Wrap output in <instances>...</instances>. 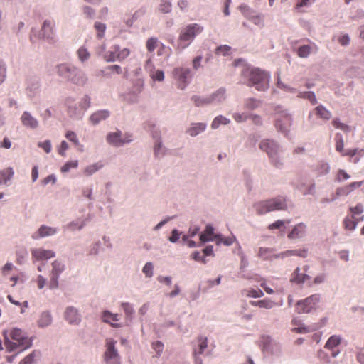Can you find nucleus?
<instances>
[{"mask_svg": "<svg viewBox=\"0 0 364 364\" xmlns=\"http://www.w3.org/2000/svg\"><path fill=\"white\" fill-rule=\"evenodd\" d=\"M55 71L61 79L77 86L84 87L88 82L87 74L71 63H59L55 65Z\"/></svg>", "mask_w": 364, "mask_h": 364, "instance_id": "nucleus-1", "label": "nucleus"}, {"mask_svg": "<svg viewBox=\"0 0 364 364\" xmlns=\"http://www.w3.org/2000/svg\"><path fill=\"white\" fill-rule=\"evenodd\" d=\"M5 337L4 345L9 352L18 350V353L29 348L32 346V338H29L27 334L19 328H14L10 333V336L14 341H11L6 332H4Z\"/></svg>", "mask_w": 364, "mask_h": 364, "instance_id": "nucleus-2", "label": "nucleus"}, {"mask_svg": "<svg viewBox=\"0 0 364 364\" xmlns=\"http://www.w3.org/2000/svg\"><path fill=\"white\" fill-rule=\"evenodd\" d=\"M203 31V27L198 23H190L183 27L179 33L178 47L181 50L186 48Z\"/></svg>", "mask_w": 364, "mask_h": 364, "instance_id": "nucleus-3", "label": "nucleus"}, {"mask_svg": "<svg viewBox=\"0 0 364 364\" xmlns=\"http://www.w3.org/2000/svg\"><path fill=\"white\" fill-rule=\"evenodd\" d=\"M255 208L257 213L261 215L271 211L286 210H287V200L284 197L278 196L257 203Z\"/></svg>", "mask_w": 364, "mask_h": 364, "instance_id": "nucleus-4", "label": "nucleus"}, {"mask_svg": "<svg viewBox=\"0 0 364 364\" xmlns=\"http://www.w3.org/2000/svg\"><path fill=\"white\" fill-rule=\"evenodd\" d=\"M55 21L51 19L43 21L41 29L37 32L33 28L31 31L30 41L44 40L48 42L53 41L55 37Z\"/></svg>", "mask_w": 364, "mask_h": 364, "instance_id": "nucleus-5", "label": "nucleus"}, {"mask_svg": "<svg viewBox=\"0 0 364 364\" xmlns=\"http://www.w3.org/2000/svg\"><path fill=\"white\" fill-rule=\"evenodd\" d=\"M250 84L258 91H264L269 87V75L258 68L252 69L249 75Z\"/></svg>", "mask_w": 364, "mask_h": 364, "instance_id": "nucleus-6", "label": "nucleus"}, {"mask_svg": "<svg viewBox=\"0 0 364 364\" xmlns=\"http://www.w3.org/2000/svg\"><path fill=\"white\" fill-rule=\"evenodd\" d=\"M117 341L112 338L105 341V351L103 353V360L105 364H121V356L116 348Z\"/></svg>", "mask_w": 364, "mask_h": 364, "instance_id": "nucleus-7", "label": "nucleus"}, {"mask_svg": "<svg viewBox=\"0 0 364 364\" xmlns=\"http://www.w3.org/2000/svg\"><path fill=\"white\" fill-rule=\"evenodd\" d=\"M107 142L114 147H120L126 144H129L133 141L132 135L129 133L123 134L119 129L107 134L106 136Z\"/></svg>", "mask_w": 364, "mask_h": 364, "instance_id": "nucleus-8", "label": "nucleus"}, {"mask_svg": "<svg viewBox=\"0 0 364 364\" xmlns=\"http://www.w3.org/2000/svg\"><path fill=\"white\" fill-rule=\"evenodd\" d=\"M225 98V90L220 89L215 93L208 97H200L194 95L191 97V100L194 102V104L197 107L208 105L214 102H220L222 100Z\"/></svg>", "mask_w": 364, "mask_h": 364, "instance_id": "nucleus-9", "label": "nucleus"}, {"mask_svg": "<svg viewBox=\"0 0 364 364\" xmlns=\"http://www.w3.org/2000/svg\"><path fill=\"white\" fill-rule=\"evenodd\" d=\"M173 77L177 81L178 87L183 90L190 83L192 75L189 68H176L173 70Z\"/></svg>", "mask_w": 364, "mask_h": 364, "instance_id": "nucleus-10", "label": "nucleus"}, {"mask_svg": "<svg viewBox=\"0 0 364 364\" xmlns=\"http://www.w3.org/2000/svg\"><path fill=\"white\" fill-rule=\"evenodd\" d=\"M259 147L262 151L267 153V154L269 155V158L271 159L273 164L276 167H279L282 165V163H281L278 160V157H277L278 147L274 141L269 140V139L263 140L261 141V143L259 144Z\"/></svg>", "mask_w": 364, "mask_h": 364, "instance_id": "nucleus-11", "label": "nucleus"}, {"mask_svg": "<svg viewBox=\"0 0 364 364\" xmlns=\"http://www.w3.org/2000/svg\"><path fill=\"white\" fill-rule=\"evenodd\" d=\"M200 241L201 244L210 241H216L218 243L223 242L224 245H228V239L223 240L220 234L215 233L211 224H207L205 230L200 234Z\"/></svg>", "mask_w": 364, "mask_h": 364, "instance_id": "nucleus-12", "label": "nucleus"}, {"mask_svg": "<svg viewBox=\"0 0 364 364\" xmlns=\"http://www.w3.org/2000/svg\"><path fill=\"white\" fill-rule=\"evenodd\" d=\"M318 294H314L296 303V310L299 314L309 313L316 307L319 302Z\"/></svg>", "mask_w": 364, "mask_h": 364, "instance_id": "nucleus-13", "label": "nucleus"}, {"mask_svg": "<svg viewBox=\"0 0 364 364\" xmlns=\"http://www.w3.org/2000/svg\"><path fill=\"white\" fill-rule=\"evenodd\" d=\"M67 107V113L69 117L75 120L81 119L84 115V112L76 102L75 98L73 97H68L65 100Z\"/></svg>", "mask_w": 364, "mask_h": 364, "instance_id": "nucleus-14", "label": "nucleus"}, {"mask_svg": "<svg viewBox=\"0 0 364 364\" xmlns=\"http://www.w3.org/2000/svg\"><path fill=\"white\" fill-rule=\"evenodd\" d=\"M275 127L282 132H287L291 126V117L285 111H278L275 113Z\"/></svg>", "mask_w": 364, "mask_h": 364, "instance_id": "nucleus-15", "label": "nucleus"}, {"mask_svg": "<svg viewBox=\"0 0 364 364\" xmlns=\"http://www.w3.org/2000/svg\"><path fill=\"white\" fill-rule=\"evenodd\" d=\"M259 346L263 352H267L271 354H275L280 352L281 347L279 344L274 341L269 336L263 335L258 341Z\"/></svg>", "mask_w": 364, "mask_h": 364, "instance_id": "nucleus-16", "label": "nucleus"}, {"mask_svg": "<svg viewBox=\"0 0 364 364\" xmlns=\"http://www.w3.org/2000/svg\"><path fill=\"white\" fill-rule=\"evenodd\" d=\"M208 338L203 336H200L197 340V346L194 348L193 356L195 364H203V360L200 355H208Z\"/></svg>", "mask_w": 364, "mask_h": 364, "instance_id": "nucleus-17", "label": "nucleus"}, {"mask_svg": "<svg viewBox=\"0 0 364 364\" xmlns=\"http://www.w3.org/2000/svg\"><path fill=\"white\" fill-rule=\"evenodd\" d=\"M59 230L56 227L41 225L36 231L31 235L33 240H38L45 237H52L58 234Z\"/></svg>", "mask_w": 364, "mask_h": 364, "instance_id": "nucleus-18", "label": "nucleus"}, {"mask_svg": "<svg viewBox=\"0 0 364 364\" xmlns=\"http://www.w3.org/2000/svg\"><path fill=\"white\" fill-rule=\"evenodd\" d=\"M64 318L69 324L78 326L82 321V316L76 307L69 306L65 309Z\"/></svg>", "mask_w": 364, "mask_h": 364, "instance_id": "nucleus-19", "label": "nucleus"}, {"mask_svg": "<svg viewBox=\"0 0 364 364\" xmlns=\"http://www.w3.org/2000/svg\"><path fill=\"white\" fill-rule=\"evenodd\" d=\"M41 83L37 77H31L27 80L26 95L31 100L36 97L40 92Z\"/></svg>", "mask_w": 364, "mask_h": 364, "instance_id": "nucleus-20", "label": "nucleus"}, {"mask_svg": "<svg viewBox=\"0 0 364 364\" xmlns=\"http://www.w3.org/2000/svg\"><path fill=\"white\" fill-rule=\"evenodd\" d=\"M31 255L36 260H48L55 257V252L51 250L35 248L31 250Z\"/></svg>", "mask_w": 364, "mask_h": 364, "instance_id": "nucleus-21", "label": "nucleus"}, {"mask_svg": "<svg viewBox=\"0 0 364 364\" xmlns=\"http://www.w3.org/2000/svg\"><path fill=\"white\" fill-rule=\"evenodd\" d=\"M20 119L22 125L27 128L36 129L39 126V122L37 119H36L31 113L28 111L23 112Z\"/></svg>", "mask_w": 364, "mask_h": 364, "instance_id": "nucleus-22", "label": "nucleus"}, {"mask_svg": "<svg viewBox=\"0 0 364 364\" xmlns=\"http://www.w3.org/2000/svg\"><path fill=\"white\" fill-rule=\"evenodd\" d=\"M110 117V112L108 109H100L93 112L89 117V122L94 126L99 124L101 122L107 119Z\"/></svg>", "mask_w": 364, "mask_h": 364, "instance_id": "nucleus-23", "label": "nucleus"}, {"mask_svg": "<svg viewBox=\"0 0 364 364\" xmlns=\"http://www.w3.org/2000/svg\"><path fill=\"white\" fill-rule=\"evenodd\" d=\"M87 222V218L82 219V218H77L75 220L69 222L63 228L64 230H68L70 232H75V230L80 231L86 226Z\"/></svg>", "mask_w": 364, "mask_h": 364, "instance_id": "nucleus-24", "label": "nucleus"}, {"mask_svg": "<svg viewBox=\"0 0 364 364\" xmlns=\"http://www.w3.org/2000/svg\"><path fill=\"white\" fill-rule=\"evenodd\" d=\"M306 225L304 223H299L293 227L287 235V237L290 240L301 238L306 235Z\"/></svg>", "mask_w": 364, "mask_h": 364, "instance_id": "nucleus-25", "label": "nucleus"}, {"mask_svg": "<svg viewBox=\"0 0 364 364\" xmlns=\"http://www.w3.org/2000/svg\"><path fill=\"white\" fill-rule=\"evenodd\" d=\"M102 320L103 322L110 324L113 328H118L122 327L121 323H114L110 321V320H112L113 321H118L119 318L118 314H113L109 310H105L102 311Z\"/></svg>", "mask_w": 364, "mask_h": 364, "instance_id": "nucleus-26", "label": "nucleus"}, {"mask_svg": "<svg viewBox=\"0 0 364 364\" xmlns=\"http://www.w3.org/2000/svg\"><path fill=\"white\" fill-rule=\"evenodd\" d=\"M121 307L124 313L126 325L129 326L132 323L134 317L135 310L134 306L129 302H122Z\"/></svg>", "mask_w": 364, "mask_h": 364, "instance_id": "nucleus-27", "label": "nucleus"}, {"mask_svg": "<svg viewBox=\"0 0 364 364\" xmlns=\"http://www.w3.org/2000/svg\"><path fill=\"white\" fill-rule=\"evenodd\" d=\"M363 183V181L353 182L343 187L338 188L336 191V194L338 197L346 196L350 194L354 189L360 188Z\"/></svg>", "mask_w": 364, "mask_h": 364, "instance_id": "nucleus-28", "label": "nucleus"}, {"mask_svg": "<svg viewBox=\"0 0 364 364\" xmlns=\"http://www.w3.org/2000/svg\"><path fill=\"white\" fill-rule=\"evenodd\" d=\"M207 127L205 123H192L191 126L187 129L186 133L191 136H196L199 134L203 132Z\"/></svg>", "mask_w": 364, "mask_h": 364, "instance_id": "nucleus-29", "label": "nucleus"}, {"mask_svg": "<svg viewBox=\"0 0 364 364\" xmlns=\"http://www.w3.org/2000/svg\"><path fill=\"white\" fill-rule=\"evenodd\" d=\"M14 175V171L11 167L0 169V185L8 186V182L11 181Z\"/></svg>", "mask_w": 364, "mask_h": 364, "instance_id": "nucleus-30", "label": "nucleus"}, {"mask_svg": "<svg viewBox=\"0 0 364 364\" xmlns=\"http://www.w3.org/2000/svg\"><path fill=\"white\" fill-rule=\"evenodd\" d=\"M53 317L50 311H43L38 321V326L41 328H45L50 326L52 323Z\"/></svg>", "mask_w": 364, "mask_h": 364, "instance_id": "nucleus-31", "label": "nucleus"}, {"mask_svg": "<svg viewBox=\"0 0 364 364\" xmlns=\"http://www.w3.org/2000/svg\"><path fill=\"white\" fill-rule=\"evenodd\" d=\"M104 167V164L102 161H99L97 162H95L92 164H90L87 166H86L83 171V173L86 176H91L100 169H102Z\"/></svg>", "mask_w": 364, "mask_h": 364, "instance_id": "nucleus-32", "label": "nucleus"}, {"mask_svg": "<svg viewBox=\"0 0 364 364\" xmlns=\"http://www.w3.org/2000/svg\"><path fill=\"white\" fill-rule=\"evenodd\" d=\"M52 270L50 274L60 277V275L64 272L65 269V265L63 262L56 259L53 261L51 264Z\"/></svg>", "mask_w": 364, "mask_h": 364, "instance_id": "nucleus-33", "label": "nucleus"}, {"mask_svg": "<svg viewBox=\"0 0 364 364\" xmlns=\"http://www.w3.org/2000/svg\"><path fill=\"white\" fill-rule=\"evenodd\" d=\"M311 279L310 276L305 273H301L300 269L297 267L293 274L291 280L297 284L304 283L306 281H309Z\"/></svg>", "mask_w": 364, "mask_h": 364, "instance_id": "nucleus-34", "label": "nucleus"}, {"mask_svg": "<svg viewBox=\"0 0 364 364\" xmlns=\"http://www.w3.org/2000/svg\"><path fill=\"white\" fill-rule=\"evenodd\" d=\"M119 50V46L116 45L111 48V50L107 51L104 55V58L107 62H114L118 60L117 53Z\"/></svg>", "mask_w": 364, "mask_h": 364, "instance_id": "nucleus-35", "label": "nucleus"}, {"mask_svg": "<svg viewBox=\"0 0 364 364\" xmlns=\"http://www.w3.org/2000/svg\"><path fill=\"white\" fill-rule=\"evenodd\" d=\"M314 112L316 116L324 120H328L331 117V112L322 105L316 107Z\"/></svg>", "mask_w": 364, "mask_h": 364, "instance_id": "nucleus-36", "label": "nucleus"}, {"mask_svg": "<svg viewBox=\"0 0 364 364\" xmlns=\"http://www.w3.org/2000/svg\"><path fill=\"white\" fill-rule=\"evenodd\" d=\"M166 152V148L164 146L162 141H156L154 145V153L156 158H162Z\"/></svg>", "mask_w": 364, "mask_h": 364, "instance_id": "nucleus-37", "label": "nucleus"}, {"mask_svg": "<svg viewBox=\"0 0 364 364\" xmlns=\"http://www.w3.org/2000/svg\"><path fill=\"white\" fill-rule=\"evenodd\" d=\"M250 304L255 306H258L259 308L269 309H272L275 304L270 299H263L259 301H250Z\"/></svg>", "mask_w": 364, "mask_h": 364, "instance_id": "nucleus-38", "label": "nucleus"}, {"mask_svg": "<svg viewBox=\"0 0 364 364\" xmlns=\"http://www.w3.org/2000/svg\"><path fill=\"white\" fill-rule=\"evenodd\" d=\"M341 342V338L338 336L333 335L331 336L327 341L325 348L328 349H333L338 346Z\"/></svg>", "mask_w": 364, "mask_h": 364, "instance_id": "nucleus-39", "label": "nucleus"}, {"mask_svg": "<svg viewBox=\"0 0 364 364\" xmlns=\"http://www.w3.org/2000/svg\"><path fill=\"white\" fill-rule=\"evenodd\" d=\"M258 256L264 259L275 258V255L272 254V250L267 247H260L258 251Z\"/></svg>", "mask_w": 364, "mask_h": 364, "instance_id": "nucleus-40", "label": "nucleus"}, {"mask_svg": "<svg viewBox=\"0 0 364 364\" xmlns=\"http://www.w3.org/2000/svg\"><path fill=\"white\" fill-rule=\"evenodd\" d=\"M40 352L38 350H33L31 353L27 355L23 360H22L19 364H33L36 362V358L39 357Z\"/></svg>", "mask_w": 364, "mask_h": 364, "instance_id": "nucleus-41", "label": "nucleus"}, {"mask_svg": "<svg viewBox=\"0 0 364 364\" xmlns=\"http://www.w3.org/2000/svg\"><path fill=\"white\" fill-rule=\"evenodd\" d=\"M94 28L97 31V38L99 39L102 38L105 36V33L107 28L106 24L97 21L94 23Z\"/></svg>", "mask_w": 364, "mask_h": 364, "instance_id": "nucleus-42", "label": "nucleus"}, {"mask_svg": "<svg viewBox=\"0 0 364 364\" xmlns=\"http://www.w3.org/2000/svg\"><path fill=\"white\" fill-rule=\"evenodd\" d=\"M159 8L160 12L163 14H169L172 11V4L168 0H161Z\"/></svg>", "mask_w": 364, "mask_h": 364, "instance_id": "nucleus-43", "label": "nucleus"}, {"mask_svg": "<svg viewBox=\"0 0 364 364\" xmlns=\"http://www.w3.org/2000/svg\"><path fill=\"white\" fill-rule=\"evenodd\" d=\"M78 104H79V106L81 107V109L85 112L91 106V97H90L89 95L85 94L80 99Z\"/></svg>", "mask_w": 364, "mask_h": 364, "instance_id": "nucleus-44", "label": "nucleus"}, {"mask_svg": "<svg viewBox=\"0 0 364 364\" xmlns=\"http://www.w3.org/2000/svg\"><path fill=\"white\" fill-rule=\"evenodd\" d=\"M77 53L78 59L81 63L87 61L90 57V53L85 47H80Z\"/></svg>", "mask_w": 364, "mask_h": 364, "instance_id": "nucleus-45", "label": "nucleus"}, {"mask_svg": "<svg viewBox=\"0 0 364 364\" xmlns=\"http://www.w3.org/2000/svg\"><path fill=\"white\" fill-rule=\"evenodd\" d=\"M228 122V119L222 116V115H219V116H217L213 121L212 124H211V128L213 129H218L220 125L221 124H224L225 125Z\"/></svg>", "mask_w": 364, "mask_h": 364, "instance_id": "nucleus-46", "label": "nucleus"}, {"mask_svg": "<svg viewBox=\"0 0 364 364\" xmlns=\"http://www.w3.org/2000/svg\"><path fill=\"white\" fill-rule=\"evenodd\" d=\"M154 264L151 262H148L145 264L142 268V272L145 274L146 278H151L154 275Z\"/></svg>", "mask_w": 364, "mask_h": 364, "instance_id": "nucleus-47", "label": "nucleus"}, {"mask_svg": "<svg viewBox=\"0 0 364 364\" xmlns=\"http://www.w3.org/2000/svg\"><path fill=\"white\" fill-rule=\"evenodd\" d=\"M77 166H78V161L77 160L68 161L61 167L60 170H61V172H63V173H67L71 168H76Z\"/></svg>", "mask_w": 364, "mask_h": 364, "instance_id": "nucleus-48", "label": "nucleus"}, {"mask_svg": "<svg viewBox=\"0 0 364 364\" xmlns=\"http://www.w3.org/2000/svg\"><path fill=\"white\" fill-rule=\"evenodd\" d=\"M239 9L242 13V14L248 18H252L255 16V12L247 5H240L239 6Z\"/></svg>", "mask_w": 364, "mask_h": 364, "instance_id": "nucleus-49", "label": "nucleus"}, {"mask_svg": "<svg viewBox=\"0 0 364 364\" xmlns=\"http://www.w3.org/2000/svg\"><path fill=\"white\" fill-rule=\"evenodd\" d=\"M260 105V101L255 100L253 98H250L245 102V106L247 109L253 110L259 107Z\"/></svg>", "mask_w": 364, "mask_h": 364, "instance_id": "nucleus-50", "label": "nucleus"}, {"mask_svg": "<svg viewBox=\"0 0 364 364\" xmlns=\"http://www.w3.org/2000/svg\"><path fill=\"white\" fill-rule=\"evenodd\" d=\"M311 48L308 46H302L299 47L297 50V54L301 58H306L311 53Z\"/></svg>", "mask_w": 364, "mask_h": 364, "instance_id": "nucleus-51", "label": "nucleus"}, {"mask_svg": "<svg viewBox=\"0 0 364 364\" xmlns=\"http://www.w3.org/2000/svg\"><path fill=\"white\" fill-rule=\"evenodd\" d=\"M359 220L358 219L357 221H355L354 220L346 218L343 220V225L346 229L349 230H353L355 228L357 223H358Z\"/></svg>", "mask_w": 364, "mask_h": 364, "instance_id": "nucleus-52", "label": "nucleus"}, {"mask_svg": "<svg viewBox=\"0 0 364 364\" xmlns=\"http://www.w3.org/2000/svg\"><path fill=\"white\" fill-rule=\"evenodd\" d=\"M246 295L249 297H253V298H259L262 297L264 295L263 291L259 289H250L245 290Z\"/></svg>", "mask_w": 364, "mask_h": 364, "instance_id": "nucleus-53", "label": "nucleus"}, {"mask_svg": "<svg viewBox=\"0 0 364 364\" xmlns=\"http://www.w3.org/2000/svg\"><path fill=\"white\" fill-rule=\"evenodd\" d=\"M336 141V150L338 152L343 151V140L342 135L339 133L336 134L335 136Z\"/></svg>", "mask_w": 364, "mask_h": 364, "instance_id": "nucleus-54", "label": "nucleus"}, {"mask_svg": "<svg viewBox=\"0 0 364 364\" xmlns=\"http://www.w3.org/2000/svg\"><path fill=\"white\" fill-rule=\"evenodd\" d=\"M157 42L158 39L154 37L149 38L147 40L146 46L149 52H154V50L156 49Z\"/></svg>", "mask_w": 364, "mask_h": 364, "instance_id": "nucleus-55", "label": "nucleus"}, {"mask_svg": "<svg viewBox=\"0 0 364 364\" xmlns=\"http://www.w3.org/2000/svg\"><path fill=\"white\" fill-rule=\"evenodd\" d=\"M290 223V220H278L275 221L274 223L269 225L268 229L269 230H274V229H279L282 227L284 226L285 224H289Z\"/></svg>", "mask_w": 364, "mask_h": 364, "instance_id": "nucleus-56", "label": "nucleus"}, {"mask_svg": "<svg viewBox=\"0 0 364 364\" xmlns=\"http://www.w3.org/2000/svg\"><path fill=\"white\" fill-rule=\"evenodd\" d=\"M299 97L308 99L311 102L312 105H315L317 102L316 96L314 93L312 92H301L299 94Z\"/></svg>", "mask_w": 364, "mask_h": 364, "instance_id": "nucleus-57", "label": "nucleus"}, {"mask_svg": "<svg viewBox=\"0 0 364 364\" xmlns=\"http://www.w3.org/2000/svg\"><path fill=\"white\" fill-rule=\"evenodd\" d=\"M82 12L83 14L86 16L87 18H93L95 16V10L90 7V6H84L82 7Z\"/></svg>", "mask_w": 364, "mask_h": 364, "instance_id": "nucleus-58", "label": "nucleus"}, {"mask_svg": "<svg viewBox=\"0 0 364 364\" xmlns=\"http://www.w3.org/2000/svg\"><path fill=\"white\" fill-rule=\"evenodd\" d=\"M65 137L69 141H72L75 145H80L79 139L76 134L73 131H68L65 134Z\"/></svg>", "mask_w": 364, "mask_h": 364, "instance_id": "nucleus-59", "label": "nucleus"}, {"mask_svg": "<svg viewBox=\"0 0 364 364\" xmlns=\"http://www.w3.org/2000/svg\"><path fill=\"white\" fill-rule=\"evenodd\" d=\"M149 75L153 80L156 81L161 82L164 80V73L161 70H157L156 71L154 70Z\"/></svg>", "mask_w": 364, "mask_h": 364, "instance_id": "nucleus-60", "label": "nucleus"}, {"mask_svg": "<svg viewBox=\"0 0 364 364\" xmlns=\"http://www.w3.org/2000/svg\"><path fill=\"white\" fill-rule=\"evenodd\" d=\"M181 235H182L181 232H180L177 229H173L171 231V236L168 237V241L171 243H176L178 241L180 236Z\"/></svg>", "mask_w": 364, "mask_h": 364, "instance_id": "nucleus-61", "label": "nucleus"}, {"mask_svg": "<svg viewBox=\"0 0 364 364\" xmlns=\"http://www.w3.org/2000/svg\"><path fill=\"white\" fill-rule=\"evenodd\" d=\"M316 171L318 175H324L328 172L329 166L326 163L323 162L318 164Z\"/></svg>", "mask_w": 364, "mask_h": 364, "instance_id": "nucleus-62", "label": "nucleus"}, {"mask_svg": "<svg viewBox=\"0 0 364 364\" xmlns=\"http://www.w3.org/2000/svg\"><path fill=\"white\" fill-rule=\"evenodd\" d=\"M50 282H49V284H48L49 288L50 289H58V287H59L58 279H59L60 277L50 274Z\"/></svg>", "mask_w": 364, "mask_h": 364, "instance_id": "nucleus-63", "label": "nucleus"}, {"mask_svg": "<svg viewBox=\"0 0 364 364\" xmlns=\"http://www.w3.org/2000/svg\"><path fill=\"white\" fill-rule=\"evenodd\" d=\"M38 146L42 148L47 154L51 151L52 146L50 140L38 142Z\"/></svg>", "mask_w": 364, "mask_h": 364, "instance_id": "nucleus-64", "label": "nucleus"}]
</instances>
